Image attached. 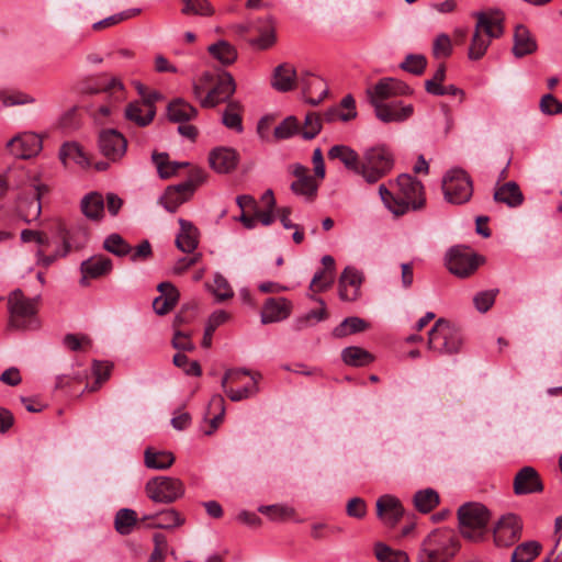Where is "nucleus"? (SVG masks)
I'll use <instances>...</instances> for the list:
<instances>
[{"mask_svg":"<svg viewBox=\"0 0 562 562\" xmlns=\"http://www.w3.org/2000/svg\"><path fill=\"white\" fill-rule=\"evenodd\" d=\"M396 192H391L385 184L379 187V194L384 205L396 216L404 215L408 211H417L424 207V186L411 175L403 173L397 177Z\"/></svg>","mask_w":562,"mask_h":562,"instance_id":"1","label":"nucleus"},{"mask_svg":"<svg viewBox=\"0 0 562 562\" xmlns=\"http://www.w3.org/2000/svg\"><path fill=\"white\" fill-rule=\"evenodd\" d=\"M458 519L462 537L479 542L487 535L491 513L485 505L470 502L459 507Z\"/></svg>","mask_w":562,"mask_h":562,"instance_id":"2","label":"nucleus"},{"mask_svg":"<svg viewBox=\"0 0 562 562\" xmlns=\"http://www.w3.org/2000/svg\"><path fill=\"white\" fill-rule=\"evenodd\" d=\"M37 297H26L20 289L12 291L8 296V329L29 330L37 328Z\"/></svg>","mask_w":562,"mask_h":562,"instance_id":"3","label":"nucleus"},{"mask_svg":"<svg viewBox=\"0 0 562 562\" xmlns=\"http://www.w3.org/2000/svg\"><path fill=\"white\" fill-rule=\"evenodd\" d=\"M463 345L461 329L451 322L439 318L428 331L427 347L439 356L459 353Z\"/></svg>","mask_w":562,"mask_h":562,"instance_id":"4","label":"nucleus"},{"mask_svg":"<svg viewBox=\"0 0 562 562\" xmlns=\"http://www.w3.org/2000/svg\"><path fill=\"white\" fill-rule=\"evenodd\" d=\"M394 167V157L391 150L378 145L367 148L361 157L357 175L370 184L376 183L391 172Z\"/></svg>","mask_w":562,"mask_h":562,"instance_id":"5","label":"nucleus"},{"mask_svg":"<svg viewBox=\"0 0 562 562\" xmlns=\"http://www.w3.org/2000/svg\"><path fill=\"white\" fill-rule=\"evenodd\" d=\"M145 492L155 503L171 504L184 495V485L177 477L156 476L146 483Z\"/></svg>","mask_w":562,"mask_h":562,"instance_id":"6","label":"nucleus"},{"mask_svg":"<svg viewBox=\"0 0 562 562\" xmlns=\"http://www.w3.org/2000/svg\"><path fill=\"white\" fill-rule=\"evenodd\" d=\"M442 190L448 202L463 204L472 196V180L464 170L452 169L443 178Z\"/></svg>","mask_w":562,"mask_h":562,"instance_id":"7","label":"nucleus"},{"mask_svg":"<svg viewBox=\"0 0 562 562\" xmlns=\"http://www.w3.org/2000/svg\"><path fill=\"white\" fill-rule=\"evenodd\" d=\"M451 538L442 532L430 533L423 542L418 562H449L454 553L450 550Z\"/></svg>","mask_w":562,"mask_h":562,"instance_id":"8","label":"nucleus"},{"mask_svg":"<svg viewBox=\"0 0 562 562\" xmlns=\"http://www.w3.org/2000/svg\"><path fill=\"white\" fill-rule=\"evenodd\" d=\"M521 532V518L513 513L505 514L493 527L494 543L499 548L512 547L520 539Z\"/></svg>","mask_w":562,"mask_h":562,"instance_id":"9","label":"nucleus"},{"mask_svg":"<svg viewBox=\"0 0 562 562\" xmlns=\"http://www.w3.org/2000/svg\"><path fill=\"white\" fill-rule=\"evenodd\" d=\"M447 267L458 277L465 278L472 274L480 265V257L465 247L454 246L447 254Z\"/></svg>","mask_w":562,"mask_h":562,"instance_id":"10","label":"nucleus"},{"mask_svg":"<svg viewBox=\"0 0 562 562\" xmlns=\"http://www.w3.org/2000/svg\"><path fill=\"white\" fill-rule=\"evenodd\" d=\"M476 23L474 30L485 34L490 40L498 38L504 34L505 15L499 9H486L472 13Z\"/></svg>","mask_w":562,"mask_h":562,"instance_id":"11","label":"nucleus"},{"mask_svg":"<svg viewBox=\"0 0 562 562\" xmlns=\"http://www.w3.org/2000/svg\"><path fill=\"white\" fill-rule=\"evenodd\" d=\"M411 89L404 82L394 78H382L373 87L367 89V97L371 105L385 103V100L396 97L409 94Z\"/></svg>","mask_w":562,"mask_h":562,"instance_id":"12","label":"nucleus"},{"mask_svg":"<svg viewBox=\"0 0 562 562\" xmlns=\"http://www.w3.org/2000/svg\"><path fill=\"white\" fill-rule=\"evenodd\" d=\"M236 91V83L229 72H222L217 76L214 87L201 99L202 108H215L220 103H228Z\"/></svg>","mask_w":562,"mask_h":562,"instance_id":"13","label":"nucleus"},{"mask_svg":"<svg viewBox=\"0 0 562 562\" xmlns=\"http://www.w3.org/2000/svg\"><path fill=\"white\" fill-rule=\"evenodd\" d=\"M11 155L21 159H29L42 150V138L33 132H23L7 143Z\"/></svg>","mask_w":562,"mask_h":562,"instance_id":"14","label":"nucleus"},{"mask_svg":"<svg viewBox=\"0 0 562 562\" xmlns=\"http://www.w3.org/2000/svg\"><path fill=\"white\" fill-rule=\"evenodd\" d=\"M113 270L112 260L103 255H95L80 263V285L88 286L90 280L100 279L110 274Z\"/></svg>","mask_w":562,"mask_h":562,"instance_id":"15","label":"nucleus"},{"mask_svg":"<svg viewBox=\"0 0 562 562\" xmlns=\"http://www.w3.org/2000/svg\"><path fill=\"white\" fill-rule=\"evenodd\" d=\"M290 172L296 178L291 183V191L307 201L314 200L317 194L318 184L315 179L308 175V169L301 164H293L289 167Z\"/></svg>","mask_w":562,"mask_h":562,"instance_id":"16","label":"nucleus"},{"mask_svg":"<svg viewBox=\"0 0 562 562\" xmlns=\"http://www.w3.org/2000/svg\"><path fill=\"white\" fill-rule=\"evenodd\" d=\"M99 147L101 153L110 160L121 159L127 147V140L120 132L115 130L103 131L99 136Z\"/></svg>","mask_w":562,"mask_h":562,"instance_id":"17","label":"nucleus"},{"mask_svg":"<svg viewBox=\"0 0 562 562\" xmlns=\"http://www.w3.org/2000/svg\"><path fill=\"white\" fill-rule=\"evenodd\" d=\"M376 516L386 526L394 527L404 515L401 501L390 494L382 495L376 501Z\"/></svg>","mask_w":562,"mask_h":562,"instance_id":"18","label":"nucleus"},{"mask_svg":"<svg viewBox=\"0 0 562 562\" xmlns=\"http://www.w3.org/2000/svg\"><path fill=\"white\" fill-rule=\"evenodd\" d=\"M300 83L306 101L312 105L321 103L328 93V89L324 80L307 71L296 76V83Z\"/></svg>","mask_w":562,"mask_h":562,"instance_id":"19","label":"nucleus"},{"mask_svg":"<svg viewBox=\"0 0 562 562\" xmlns=\"http://www.w3.org/2000/svg\"><path fill=\"white\" fill-rule=\"evenodd\" d=\"M543 485L535 468L524 467L514 479V493L525 495L542 492Z\"/></svg>","mask_w":562,"mask_h":562,"instance_id":"20","label":"nucleus"},{"mask_svg":"<svg viewBox=\"0 0 562 562\" xmlns=\"http://www.w3.org/2000/svg\"><path fill=\"white\" fill-rule=\"evenodd\" d=\"M362 274L356 268L347 267L339 279V297L342 301H356L360 294Z\"/></svg>","mask_w":562,"mask_h":562,"instance_id":"21","label":"nucleus"},{"mask_svg":"<svg viewBox=\"0 0 562 562\" xmlns=\"http://www.w3.org/2000/svg\"><path fill=\"white\" fill-rule=\"evenodd\" d=\"M292 304L285 297L268 299L261 311V323H277L288 318L291 314Z\"/></svg>","mask_w":562,"mask_h":562,"instance_id":"22","label":"nucleus"},{"mask_svg":"<svg viewBox=\"0 0 562 562\" xmlns=\"http://www.w3.org/2000/svg\"><path fill=\"white\" fill-rule=\"evenodd\" d=\"M209 162L216 172L228 173L237 167L238 154L229 147H217L210 153Z\"/></svg>","mask_w":562,"mask_h":562,"instance_id":"23","label":"nucleus"},{"mask_svg":"<svg viewBox=\"0 0 562 562\" xmlns=\"http://www.w3.org/2000/svg\"><path fill=\"white\" fill-rule=\"evenodd\" d=\"M372 106L374 108L376 117L384 123L403 122L414 112L412 104L402 105L401 102L379 103Z\"/></svg>","mask_w":562,"mask_h":562,"instance_id":"24","label":"nucleus"},{"mask_svg":"<svg viewBox=\"0 0 562 562\" xmlns=\"http://www.w3.org/2000/svg\"><path fill=\"white\" fill-rule=\"evenodd\" d=\"M157 290L160 292V295L154 300L153 308L156 314L166 315L177 305L180 293L170 282L159 283Z\"/></svg>","mask_w":562,"mask_h":562,"instance_id":"25","label":"nucleus"},{"mask_svg":"<svg viewBox=\"0 0 562 562\" xmlns=\"http://www.w3.org/2000/svg\"><path fill=\"white\" fill-rule=\"evenodd\" d=\"M192 196L191 188H186L181 183L169 186L160 196V204L170 213H175L178 207L190 200Z\"/></svg>","mask_w":562,"mask_h":562,"instance_id":"26","label":"nucleus"},{"mask_svg":"<svg viewBox=\"0 0 562 562\" xmlns=\"http://www.w3.org/2000/svg\"><path fill=\"white\" fill-rule=\"evenodd\" d=\"M513 54L517 58L530 55L537 50V42L527 26L518 24L514 32Z\"/></svg>","mask_w":562,"mask_h":562,"instance_id":"27","label":"nucleus"},{"mask_svg":"<svg viewBox=\"0 0 562 562\" xmlns=\"http://www.w3.org/2000/svg\"><path fill=\"white\" fill-rule=\"evenodd\" d=\"M180 232L176 238V246L182 252H193L199 245V231L189 221L179 218Z\"/></svg>","mask_w":562,"mask_h":562,"instance_id":"28","label":"nucleus"},{"mask_svg":"<svg viewBox=\"0 0 562 562\" xmlns=\"http://www.w3.org/2000/svg\"><path fill=\"white\" fill-rule=\"evenodd\" d=\"M125 119L135 123L139 127L149 125L155 115L156 109H151L149 104L142 101L130 102L124 111Z\"/></svg>","mask_w":562,"mask_h":562,"instance_id":"29","label":"nucleus"},{"mask_svg":"<svg viewBox=\"0 0 562 562\" xmlns=\"http://www.w3.org/2000/svg\"><path fill=\"white\" fill-rule=\"evenodd\" d=\"M296 71L290 64H281L273 70L271 86L280 92H288L296 87Z\"/></svg>","mask_w":562,"mask_h":562,"instance_id":"30","label":"nucleus"},{"mask_svg":"<svg viewBox=\"0 0 562 562\" xmlns=\"http://www.w3.org/2000/svg\"><path fill=\"white\" fill-rule=\"evenodd\" d=\"M356 116L357 112L355 99L352 95L348 94L342 98L339 105L326 110L323 114V120L328 123L336 122L338 120L348 122Z\"/></svg>","mask_w":562,"mask_h":562,"instance_id":"31","label":"nucleus"},{"mask_svg":"<svg viewBox=\"0 0 562 562\" xmlns=\"http://www.w3.org/2000/svg\"><path fill=\"white\" fill-rule=\"evenodd\" d=\"M167 114L171 122L186 123L198 115V111L183 99H175L167 106Z\"/></svg>","mask_w":562,"mask_h":562,"instance_id":"32","label":"nucleus"},{"mask_svg":"<svg viewBox=\"0 0 562 562\" xmlns=\"http://www.w3.org/2000/svg\"><path fill=\"white\" fill-rule=\"evenodd\" d=\"M494 200L509 207H517L522 204L524 195L519 186L514 181H509L495 191Z\"/></svg>","mask_w":562,"mask_h":562,"instance_id":"33","label":"nucleus"},{"mask_svg":"<svg viewBox=\"0 0 562 562\" xmlns=\"http://www.w3.org/2000/svg\"><path fill=\"white\" fill-rule=\"evenodd\" d=\"M322 263L324 265V270L315 273L312 279L310 288L314 292H322L328 289L334 281V268L335 260L331 256L326 255L322 258Z\"/></svg>","mask_w":562,"mask_h":562,"instance_id":"34","label":"nucleus"},{"mask_svg":"<svg viewBox=\"0 0 562 562\" xmlns=\"http://www.w3.org/2000/svg\"><path fill=\"white\" fill-rule=\"evenodd\" d=\"M360 157L356 150L346 145H335L328 150L329 159H339L348 170L355 173L358 172Z\"/></svg>","mask_w":562,"mask_h":562,"instance_id":"35","label":"nucleus"},{"mask_svg":"<svg viewBox=\"0 0 562 562\" xmlns=\"http://www.w3.org/2000/svg\"><path fill=\"white\" fill-rule=\"evenodd\" d=\"M145 465L149 469L166 470L175 462V457L169 451H158L147 448L144 453Z\"/></svg>","mask_w":562,"mask_h":562,"instance_id":"36","label":"nucleus"},{"mask_svg":"<svg viewBox=\"0 0 562 562\" xmlns=\"http://www.w3.org/2000/svg\"><path fill=\"white\" fill-rule=\"evenodd\" d=\"M210 55L218 60L222 65H232L237 59V50L235 46L226 41H218L209 46Z\"/></svg>","mask_w":562,"mask_h":562,"instance_id":"37","label":"nucleus"},{"mask_svg":"<svg viewBox=\"0 0 562 562\" xmlns=\"http://www.w3.org/2000/svg\"><path fill=\"white\" fill-rule=\"evenodd\" d=\"M81 211L90 220H100L104 212V201L102 195L97 192L87 194L81 200Z\"/></svg>","mask_w":562,"mask_h":562,"instance_id":"38","label":"nucleus"},{"mask_svg":"<svg viewBox=\"0 0 562 562\" xmlns=\"http://www.w3.org/2000/svg\"><path fill=\"white\" fill-rule=\"evenodd\" d=\"M184 518L173 508L156 514V521L149 522L147 528L172 529L184 524Z\"/></svg>","mask_w":562,"mask_h":562,"instance_id":"39","label":"nucleus"},{"mask_svg":"<svg viewBox=\"0 0 562 562\" xmlns=\"http://www.w3.org/2000/svg\"><path fill=\"white\" fill-rule=\"evenodd\" d=\"M241 109L238 101H229L222 115V123L237 133L243 132Z\"/></svg>","mask_w":562,"mask_h":562,"instance_id":"40","label":"nucleus"},{"mask_svg":"<svg viewBox=\"0 0 562 562\" xmlns=\"http://www.w3.org/2000/svg\"><path fill=\"white\" fill-rule=\"evenodd\" d=\"M369 327V324L357 316L345 318L338 326L333 329V336L336 338H342L352 334L364 331Z\"/></svg>","mask_w":562,"mask_h":562,"instance_id":"41","label":"nucleus"},{"mask_svg":"<svg viewBox=\"0 0 562 562\" xmlns=\"http://www.w3.org/2000/svg\"><path fill=\"white\" fill-rule=\"evenodd\" d=\"M341 358L344 362L352 367H364L373 361V356L356 346L347 347L341 351Z\"/></svg>","mask_w":562,"mask_h":562,"instance_id":"42","label":"nucleus"},{"mask_svg":"<svg viewBox=\"0 0 562 562\" xmlns=\"http://www.w3.org/2000/svg\"><path fill=\"white\" fill-rule=\"evenodd\" d=\"M413 502L419 513L427 514L439 504V495L432 488L420 490L415 493Z\"/></svg>","mask_w":562,"mask_h":562,"instance_id":"43","label":"nucleus"},{"mask_svg":"<svg viewBox=\"0 0 562 562\" xmlns=\"http://www.w3.org/2000/svg\"><path fill=\"white\" fill-rule=\"evenodd\" d=\"M137 522V514L130 508H121L115 514L114 527L115 530L123 536L130 535Z\"/></svg>","mask_w":562,"mask_h":562,"instance_id":"44","label":"nucleus"},{"mask_svg":"<svg viewBox=\"0 0 562 562\" xmlns=\"http://www.w3.org/2000/svg\"><path fill=\"white\" fill-rule=\"evenodd\" d=\"M541 550L537 541L524 542L516 547L512 554V562H531Z\"/></svg>","mask_w":562,"mask_h":562,"instance_id":"45","label":"nucleus"},{"mask_svg":"<svg viewBox=\"0 0 562 562\" xmlns=\"http://www.w3.org/2000/svg\"><path fill=\"white\" fill-rule=\"evenodd\" d=\"M492 40L483 36L482 33L474 30L471 43L468 49V57L471 60H480L486 53Z\"/></svg>","mask_w":562,"mask_h":562,"instance_id":"46","label":"nucleus"},{"mask_svg":"<svg viewBox=\"0 0 562 562\" xmlns=\"http://www.w3.org/2000/svg\"><path fill=\"white\" fill-rule=\"evenodd\" d=\"M103 248L119 257L127 256L132 252V247L130 244L116 233L109 235L103 243Z\"/></svg>","mask_w":562,"mask_h":562,"instance_id":"47","label":"nucleus"},{"mask_svg":"<svg viewBox=\"0 0 562 562\" xmlns=\"http://www.w3.org/2000/svg\"><path fill=\"white\" fill-rule=\"evenodd\" d=\"M300 133L299 120L290 115L285 117L279 125L274 127L273 136L277 140L288 139Z\"/></svg>","mask_w":562,"mask_h":562,"instance_id":"48","label":"nucleus"},{"mask_svg":"<svg viewBox=\"0 0 562 562\" xmlns=\"http://www.w3.org/2000/svg\"><path fill=\"white\" fill-rule=\"evenodd\" d=\"M181 1L183 3V8L181 9L182 14L211 16L214 13V9L207 0H181Z\"/></svg>","mask_w":562,"mask_h":562,"instance_id":"49","label":"nucleus"},{"mask_svg":"<svg viewBox=\"0 0 562 562\" xmlns=\"http://www.w3.org/2000/svg\"><path fill=\"white\" fill-rule=\"evenodd\" d=\"M59 158L64 165H67L69 160H74L78 165L87 162L82 148L76 143L64 144L59 150Z\"/></svg>","mask_w":562,"mask_h":562,"instance_id":"50","label":"nucleus"},{"mask_svg":"<svg viewBox=\"0 0 562 562\" xmlns=\"http://www.w3.org/2000/svg\"><path fill=\"white\" fill-rule=\"evenodd\" d=\"M261 379V374L259 372H255L251 375L252 385L251 386H245L243 389L234 390L231 387L225 386L223 391L226 393V395L233 401L238 402L245 398H248L252 394H256L258 392V381Z\"/></svg>","mask_w":562,"mask_h":562,"instance_id":"51","label":"nucleus"},{"mask_svg":"<svg viewBox=\"0 0 562 562\" xmlns=\"http://www.w3.org/2000/svg\"><path fill=\"white\" fill-rule=\"evenodd\" d=\"M324 120L316 112H310L304 120L303 128L300 133L304 139H313L322 130V122Z\"/></svg>","mask_w":562,"mask_h":562,"instance_id":"52","label":"nucleus"},{"mask_svg":"<svg viewBox=\"0 0 562 562\" xmlns=\"http://www.w3.org/2000/svg\"><path fill=\"white\" fill-rule=\"evenodd\" d=\"M139 12H140L139 9H130V10L113 14L111 16H108L101 21L93 23L92 29L94 31H101L103 29L111 27L113 25H116L125 20H128V19L139 14Z\"/></svg>","mask_w":562,"mask_h":562,"instance_id":"53","label":"nucleus"},{"mask_svg":"<svg viewBox=\"0 0 562 562\" xmlns=\"http://www.w3.org/2000/svg\"><path fill=\"white\" fill-rule=\"evenodd\" d=\"M427 66V59L424 55L420 54H409L405 57V59L402 61L400 67L413 75H422Z\"/></svg>","mask_w":562,"mask_h":562,"instance_id":"54","label":"nucleus"},{"mask_svg":"<svg viewBox=\"0 0 562 562\" xmlns=\"http://www.w3.org/2000/svg\"><path fill=\"white\" fill-rule=\"evenodd\" d=\"M261 514L267 515L271 520L282 521L294 515V509L285 505H268L260 506L258 509Z\"/></svg>","mask_w":562,"mask_h":562,"instance_id":"55","label":"nucleus"},{"mask_svg":"<svg viewBox=\"0 0 562 562\" xmlns=\"http://www.w3.org/2000/svg\"><path fill=\"white\" fill-rule=\"evenodd\" d=\"M151 159L157 167L160 178L168 179L176 175L173 161H169V156L167 153L154 151Z\"/></svg>","mask_w":562,"mask_h":562,"instance_id":"56","label":"nucleus"},{"mask_svg":"<svg viewBox=\"0 0 562 562\" xmlns=\"http://www.w3.org/2000/svg\"><path fill=\"white\" fill-rule=\"evenodd\" d=\"M498 289L477 292L473 297V304L480 313H486L495 303Z\"/></svg>","mask_w":562,"mask_h":562,"instance_id":"57","label":"nucleus"},{"mask_svg":"<svg viewBox=\"0 0 562 562\" xmlns=\"http://www.w3.org/2000/svg\"><path fill=\"white\" fill-rule=\"evenodd\" d=\"M172 362L176 367L182 369L187 375L200 376L202 374L200 363L198 361H190L189 358L182 352L176 353L173 356Z\"/></svg>","mask_w":562,"mask_h":562,"instance_id":"58","label":"nucleus"},{"mask_svg":"<svg viewBox=\"0 0 562 562\" xmlns=\"http://www.w3.org/2000/svg\"><path fill=\"white\" fill-rule=\"evenodd\" d=\"M452 53V44L450 37L442 33L439 34L432 44V54L436 58L449 57Z\"/></svg>","mask_w":562,"mask_h":562,"instance_id":"59","label":"nucleus"},{"mask_svg":"<svg viewBox=\"0 0 562 562\" xmlns=\"http://www.w3.org/2000/svg\"><path fill=\"white\" fill-rule=\"evenodd\" d=\"M539 108L540 111L546 115L562 114V102L551 93L542 95L540 99Z\"/></svg>","mask_w":562,"mask_h":562,"instance_id":"60","label":"nucleus"},{"mask_svg":"<svg viewBox=\"0 0 562 562\" xmlns=\"http://www.w3.org/2000/svg\"><path fill=\"white\" fill-rule=\"evenodd\" d=\"M0 101L3 103L4 106H13L32 104L35 102V99L32 95L20 91L13 92L11 94L0 92Z\"/></svg>","mask_w":562,"mask_h":562,"instance_id":"61","label":"nucleus"},{"mask_svg":"<svg viewBox=\"0 0 562 562\" xmlns=\"http://www.w3.org/2000/svg\"><path fill=\"white\" fill-rule=\"evenodd\" d=\"M213 293L216 296L217 301H220V302L228 300V299L233 297V295H234L229 283L221 274H216L214 277Z\"/></svg>","mask_w":562,"mask_h":562,"instance_id":"62","label":"nucleus"},{"mask_svg":"<svg viewBox=\"0 0 562 562\" xmlns=\"http://www.w3.org/2000/svg\"><path fill=\"white\" fill-rule=\"evenodd\" d=\"M346 513L349 517L362 519L367 515V503L361 497H353L348 501Z\"/></svg>","mask_w":562,"mask_h":562,"instance_id":"63","label":"nucleus"},{"mask_svg":"<svg viewBox=\"0 0 562 562\" xmlns=\"http://www.w3.org/2000/svg\"><path fill=\"white\" fill-rule=\"evenodd\" d=\"M341 528L333 527L325 522H314L311 526V537L314 540H324L327 539L330 535L335 532H340Z\"/></svg>","mask_w":562,"mask_h":562,"instance_id":"64","label":"nucleus"}]
</instances>
